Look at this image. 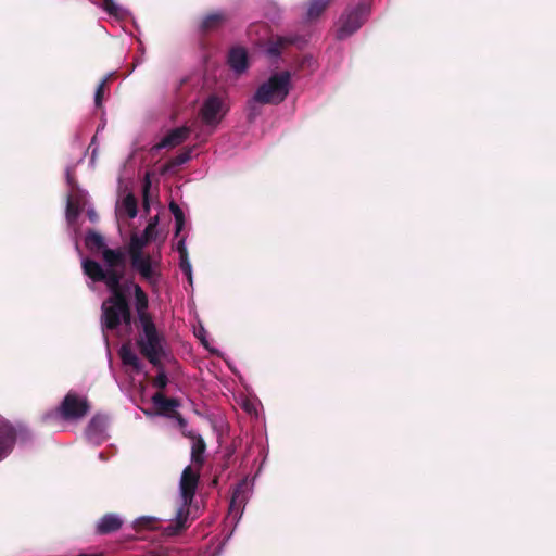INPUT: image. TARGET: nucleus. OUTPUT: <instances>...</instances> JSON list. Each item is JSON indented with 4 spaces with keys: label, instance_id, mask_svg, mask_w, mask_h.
Instances as JSON below:
<instances>
[{
    "label": "nucleus",
    "instance_id": "1",
    "mask_svg": "<svg viewBox=\"0 0 556 556\" xmlns=\"http://www.w3.org/2000/svg\"><path fill=\"white\" fill-rule=\"evenodd\" d=\"M86 245L89 249L101 250L105 268L96 261L84 258L81 262L84 274L92 282H104L111 296L102 303L101 324L105 330L130 331L131 315L125 299L121 281L126 271V252L122 248L110 249L105 247L103 237L94 231L86 235Z\"/></svg>",
    "mask_w": 556,
    "mask_h": 556
},
{
    "label": "nucleus",
    "instance_id": "2",
    "mask_svg": "<svg viewBox=\"0 0 556 556\" xmlns=\"http://www.w3.org/2000/svg\"><path fill=\"white\" fill-rule=\"evenodd\" d=\"M199 482V472L187 466L179 481V505L175 514L174 523L166 529L167 534L174 535L187 527L189 508L193 501Z\"/></svg>",
    "mask_w": 556,
    "mask_h": 556
},
{
    "label": "nucleus",
    "instance_id": "3",
    "mask_svg": "<svg viewBox=\"0 0 556 556\" xmlns=\"http://www.w3.org/2000/svg\"><path fill=\"white\" fill-rule=\"evenodd\" d=\"M137 345L140 353L154 366H160L161 359L166 355L165 337L156 329L152 319L140 321Z\"/></svg>",
    "mask_w": 556,
    "mask_h": 556
},
{
    "label": "nucleus",
    "instance_id": "4",
    "mask_svg": "<svg viewBox=\"0 0 556 556\" xmlns=\"http://www.w3.org/2000/svg\"><path fill=\"white\" fill-rule=\"evenodd\" d=\"M291 89V73L282 71L274 73L262 83L255 93L261 102L266 104H279L285 101Z\"/></svg>",
    "mask_w": 556,
    "mask_h": 556
},
{
    "label": "nucleus",
    "instance_id": "5",
    "mask_svg": "<svg viewBox=\"0 0 556 556\" xmlns=\"http://www.w3.org/2000/svg\"><path fill=\"white\" fill-rule=\"evenodd\" d=\"M131 268L139 274L140 278L150 285L154 290L162 281L161 254L146 253L129 256Z\"/></svg>",
    "mask_w": 556,
    "mask_h": 556
},
{
    "label": "nucleus",
    "instance_id": "6",
    "mask_svg": "<svg viewBox=\"0 0 556 556\" xmlns=\"http://www.w3.org/2000/svg\"><path fill=\"white\" fill-rule=\"evenodd\" d=\"M368 14L369 7L364 1L349 7L337 23V38L343 40L353 35L362 27Z\"/></svg>",
    "mask_w": 556,
    "mask_h": 556
},
{
    "label": "nucleus",
    "instance_id": "7",
    "mask_svg": "<svg viewBox=\"0 0 556 556\" xmlns=\"http://www.w3.org/2000/svg\"><path fill=\"white\" fill-rule=\"evenodd\" d=\"M227 111L225 99L217 94H211L201 105L200 117L204 125L215 128L223 121Z\"/></svg>",
    "mask_w": 556,
    "mask_h": 556
},
{
    "label": "nucleus",
    "instance_id": "8",
    "mask_svg": "<svg viewBox=\"0 0 556 556\" xmlns=\"http://www.w3.org/2000/svg\"><path fill=\"white\" fill-rule=\"evenodd\" d=\"M66 181L70 188L66 203V219L68 224H73L86 205L87 193L76 186L70 169L66 170Z\"/></svg>",
    "mask_w": 556,
    "mask_h": 556
},
{
    "label": "nucleus",
    "instance_id": "9",
    "mask_svg": "<svg viewBox=\"0 0 556 556\" xmlns=\"http://www.w3.org/2000/svg\"><path fill=\"white\" fill-rule=\"evenodd\" d=\"M89 409L85 397L70 392L59 407V413L64 419H78L84 417Z\"/></svg>",
    "mask_w": 556,
    "mask_h": 556
},
{
    "label": "nucleus",
    "instance_id": "10",
    "mask_svg": "<svg viewBox=\"0 0 556 556\" xmlns=\"http://www.w3.org/2000/svg\"><path fill=\"white\" fill-rule=\"evenodd\" d=\"M251 493V486L247 480H242L233 490L230 505H229V514L228 518L235 520L236 522L239 521L241 518L243 508L245 506V503L250 496Z\"/></svg>",
    "mask_w": 556,
    "mask_h": 556
},
{
    "label": "nucleus",
    "instance_id": "11",
    "mask_svg": "<svg viewBox=\"0 0 556 556\" xmlns=\"http://www.w3.org/2000/svg\"><path fill=\"white\" fill-rule=\"evenodd\" d=\"M108 421V417L104 415H96L92 417L86 429V437L90 443L99 445L106 440Z\"/></svg>",
    "mask_w": 556,
    "mask_h": 556
},
{
    "label": "nucleus",
    "instance_id": "12",
    "mask_svg": "<svg viewBox=\"0 0 556 556\" xmlns=\"http://www.w3.org/2000/svg\"><path fill=\"white\" fill-rule=\"evenodd\" d=\"M16 437L17 429L0 416V460L12 452Z\"/></svg>",
    "mask_w": 556,
    "mask_h": 556
},
{
    "label": "nucleus",
    "instance_id": "13",
    "mask_svg": "<svg viewBox=\"0 0 556 556\" xmlns=\"http://www.w3.org/2000/svg\"><path fill=\"white\" fill-rule=\"evenodd\" d=\"M227 63L237 75L243 74L249 67L248 51L240 46L232 47L228 52Z\"/></svg>",
    "mask_w": 556,
    "mask_h": 556
},
{
    "label": "nucleus",
    "instance_id": "14",
    "mask_svg": "<svg viewBox=\"0 0 556 556\" xmlns=\"http://www.w3.org/2000/svg\"><path fill=\"white\" fill-rule=\"evenodd\" d=\"M190 134L188 127H178L169 131L159 143L153 146V150L159 151L164 148H174L184 142Z\"/></svg>",
    "mask_w": 556,
    "mask_h": 556
},
{
    "label": "nucleus",
    "instance_id": "15",
    "mask_svg": "<svg viewBox=\"0 0 556 556\" xmlns=\"http://www.w3.org/2000/svg\"><path fill=\"white\" fill-rule=\"evenodd\" d=\"M130 289L134 290L135 293V305L138 314L139 321H143L146 319H152L151 316L146 312L148 307V298L143 292L142 288L134 282L128 285Z\"/></svg>",
    "mask_w": 556,
    "mask_h": 556
},
{
    "label": "nucleus",
    "instance_id": "16",
    "mask_svg": "<svg viewBox=\"0 0 556 556\" xmlns=\"http://www.w3.org/2000/svg\"><path fill=\"white\" fill-rule=\"evenodd\" d=\"M137 200L132 194H127L116 204L117 218H135L137 216Z\"/></svg>",
    "mask_w": 556,
    "mask_h": 556
},
{
    "label": "nucleus",
    "instance_id": "17",
    "mask_svg": "<svg viewBox=\"0 0 556 556\" xmlns=\"http://www.w3.org/2000/svg\"><path fill=\"white\" fill-rule=\"evenodd\" d=\"M123 525L122 518L117 514H106L97 523V532L99 534H108L121 529Z\"/></svg>",
    "mask_w": 556,
    "mask_h": 556
},
{
    "label": "nucleus",
    "instance_id": "18",
    "mask_svg": "<svg viewBox=\"0 0 556 556\" xmlns=\"http://www.w3.org/2000/svg\"><path fill=\"white\" fill-rule=\"evenodd\" d=\"M295 42V38L291 36H277L271 39L265 50V53L271 58L277 59L280 56L282 49L291 43Z\"/></svg>",
    "mask_w": 556,
    "mask_h": 556
},
{
    "label": "nucleus",
    "instance_id": "19",
    "mask_svg": "<svg viewBox=\"0 0 556 556\" xmlns=\"http://www.w3.org/2000/svg\"><path fill=\"white\" fill-rule=\"evenodd\" d=\"M150 237L134 233L130 237L126 252V256L146 254L144 248L149 243Z\"/></svg>",
    "mask_w": 556,
    "mask_h": 556
},
{
    "label": "nucleus",
    "instance_id": "20",
    "mask_svg": "<svg viewBox=\"0 0 556 556\" xmlns=\"http://www.w3.org/2000/svg\"><path fill=\"white\" fill-rule=\"evenodd\" d=\"M119 357L124 365L132 367L137 372L142 370V363L128 344L122 345Z\"/></svg>",
    "mask_w": 556,
    "mask_h": 556
},
{
    "label": "nucleus",
    "instance_id": "21",
    "mask_svg": "<svg viewBox=\"0 0 556 556\" xmlns=\"http://www.w3.org/2000/svg\"><path fill=\"white\" fill-rule=\"evenodd\" d=\"M152 403L160 410L161 414L172 412L179 406V403L177 400L167 399L160 392L155 393L152 396Z\"/></svg>",
    "mask_w": 556,
    "mask_h": 556
},
{
    "label": "nucleus",
    "instance_id": "22",
    "mask_svg": "<svg viewBox=\"0 0 556 556\" xmlns=\"http://www.w3.org/2000/svg\"><path fill=\"white\" fill-rule=\"evenodd\" d=\"M225 20L226 15L220 11L210 13L203 18L201 23V28L203 30H211L219 26Z\"/></svg>",
    "mask_w": 556,
    "mask_h": 556
},
{
    "label": "nucleus",
    "instance_id": "23",
    "mask_svg": "<svg viewBox=\"0 0 556 556\" xmlns=\"http://www.w3.org/2000/svg\"><path fill=\"white\" fill-rule=\"evenodd\" d=\"M332 0H311L307 8V18H317Z\"/></svg>",
    "mask_w": 556,
    "mask_h": 556
},
{
    "label": "nucleus",
    "instance_id": "24",
    "mask_svg": "<svg viewBox=\"0 0 556 556\" xmlns=\"http://www.w3.org/2000/svg\"><path fill=\"white\" fill-rule=\"evenodd\" d=\"M265 103L261 102L260 99L256 98V93L248 101L247 111L249 121L256 119L262 113V105Z\"/></svg>",
    "mask_w": 556,
    "mask_h": 556
},
{
    "label": "nucleus",
    "instance_id": "25",
    "mask_svg": "<svg viewBox=\"0 0 556 556\" xmlns=\"http://www.w3.org/2000/svg\"><path fill=\"white\" fill-rule=\"evenodd\" d=\"M103 9L106 11L110 15H113L115 17H123L126 15L127 11L122 5L115 2V0H103Z\"/></svg>",
    "mask_w": 556,
    "mask_h": 556
},
{
    "label": "nucleus",
    "instance_id": "26",
    "mask_svg": "<svg viewBox=\"0 0 556 556\" xmlns=\"http://www.w3.org/2000/svg\"><path fill=\"white\" fill-rule=\"evenodd\" d=\"M179 267H180V270L187 277L189 285L192 286L193 285L192 265L190 263L189 255L179 256Z\"/></svg>",
    "mask_w": 556,
    "mask_h": 556
},
{
    "label": "nucleus",
    "instance_id": "27",
    "mask_svg": "<svg viewBox=\"0 0 556 556\" xmlns=\"http://www.w3.org/2000/svg\"><path fill=\"white\" fill-rule=\"evenodd\" d=\"M204 450H205V444L202 439L198 440V442L193 444L191 457H192V462L194 464H197L199 466L202 465V463H203L202 454L204 453Z\"/></svg>",
    "mask_w": 556,
    "mask_h": 556
},
{
    "label": "nucleus",
    "instance_id": "28",
    "mask_svg": "<svg viewBox=\"0 0 556 556\" xmlns=\"http://www.w3.org/2000/svg\"><path fill=\"white\" fill-rule=\"evenodd\" d=\"M193 148H189L184 152L179 153L172 160V166H181L189 162L192 157Z\"/></svg>",
    "mask_w": 556,
    "mask_h": 556
},
{
    "label": "nucleus",
    "instance_id": "29",
    "mask_svg": "<svg viewBox=\"0 0 556 556\" xmlns=\"http://www.w3.org/2000/svg\"><path fill=\"white\" fill-rule=\"evenodd\" d=\"M156 523V518L154 517H149V516H142V517H139L137 518L135 521H134V528L135 529H142V528H151L153 529Z\"/></svg>",
    "mask_w": 556,
    "mask_h": 556
},
{
    "label": "nucleus",
    "instance_id": "30",
    "mask_svg": "<svg viewBox=\"0 0 556 556\" xmlns=\"http://www.w3.org/2000/svg\"><path fill=\"white\" fill-rule=\"evenodd\" d=\"M112 76V74H109L106 77H104L98 85L97 89H96V93H94V104L96 106H101V103H102V97H103V92H104V87L108 83V80L110 79V77Z\"/></svg>",
    "mask_w": 556,
    "mask_h": 556
},
{
    "label": "nucleus",
    "instance_id": "31",
    "mask_svg": "<svg viewBox=\"0 0 556 556\" xmlns=\"http://www.w3.org/2000/svg\"><path fill=\"white\" fill-rule=\"evenodd\" d=\"M167 376L162 369L154 378L153 386L159 389H164L167 386Z\"/></svg>",
    "mask_w": 556,
    "mask_h": 556
},
{
    "label": "nucleus",
    "instance_id": "32",
    "mask_svg": "<svg viewBox=\"0 0 556 556\" xmlns=\"http://www.w3.org/2000/svg\"><path fill=\"white\" fill-rule=\"evenodd\" d=\"M175 218V236L178 237L185 227V214H177Z\"/></svg>",
    "mask_w": 556,
    "mask_h": 556
},
{
    "label": "nucleus",
    "instance_id": "33",
    "mask_svg": "<svg viewBox=\"0 0 556 556\" xmlns=\"http://www.w3.org/2000/svg\"><path fill=\"white\" fill-rule=\"evenodd\" d=\"M176 250L179 253V256L188 255L187 247H186V238L181 237L176 243Z\"/></svg>",
    "mask_w": 556,
    "mask_h": 556
},
{
    "label": "nucleus",
    "instance_id": "34",
    "mask_svg": "<svg viewBox=\"0 0 556 556\" xmlns=\"http://www.w3.org/2000/svg\"><path fill=\"white\" fill-rule=\"evenodd\" d=\"M195 336L201 340L202 344L207 349L208 344L205 339V336H206L205 329L203 327H200V329L195 331Z\"/></svg>",
    "mask_w": 556,
    "mask_h": 556
},
{
    "label": "nucleus",
    "instance_id": "35",
    "mask_svg": "<svg viewBox=\"0 0 556 556\" xmlns=\"http://www.w3.org/2000/svg\"><path fill=\"white\" fill-rule=\"evenodd\" d=\"M155 224H156V219L154 220V223H150L146 229L143 230V232L141 233L142 236H147V237H150V240L152 239V232L154 230V227H155Z\"/></svg>",
    "mask_w": 556,
    "mask_h": 556
},
{
    "label": "nucleus",
    "instance_id": "36",
    "mask_svg": "<svg viewBox=\"0 0 556 556\" xmlns=\"http://www.w3.org/2000/svg\"><path fill=\"white\" fill-rule=\"evenodd\" d=\"M169 211H170V213L173 214L174 217H176L177 214H181V212H182L180 206L177 203L173 202V201L169 203Z\"/></svg>",
    "mask_w": 556,
    "mask_h": 556
},
{
    "label": "nucleus",
    "instance_id": "37",
    "mask_svg": "<svg viewBox=\"0 0 556 556\" xmlns=\"http://www.w3.org/2000/svg\"><path fill=\"white\" fill-rule=\"evenodd\" d=\"M149 556H169L167 549L159 548L150 553Z\"/></svg>",
    "mask_w": 556,
    "mask_h": 556
},
{
    "label": "nucleus",
    "instance_id": "38",
    "mask_svg": "<svg viewBox=\"0 0 556 556\" xmlns=\"http://www.w3.org/2000/svg\"><path fill=\"white\" fill-rule=\"evenodd\" d=\"M87 214H88V217H89V219H90L91 222H93V223H94V222L97 220L98 216H97V213L94 212V210H93V208H89V210H88V212H87Z\"/></svg>",
    "mask_w": 556,
    "mask_h": 556
},
{
    "label": "nucleus",
    "instance_id": "39",
    "mask_svg": "<svg viewBox=\"0 0 556 556\" xmlns=\"http://www.w3.org/2000/svg\"><path fill=\"white\" fill-rule=\"evenodd\" d=\"M177 420H178V422H179V425H180L181 427H184V426L186 425V420H185L181 416H178V417H177Z\"/></svg>",
    "mask_w": 556,
    "mask_h": 556
}]
</instances>
